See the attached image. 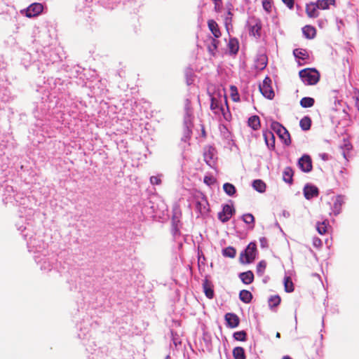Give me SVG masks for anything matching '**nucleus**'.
Instances as JSON below:
<instances>
[{
	"label": "nucleus",
	"mask_w": 359,
	"mask_h": 359,
	"mask_svg": "<svg viewBox=\"0 0 359 359\" xmlns=\"http://www.w3.org/2000/svg\"><path fill=\"white\" fill-rule=\"evenodd\" d=\"M313 245L315 246H318V245H321V241L318 238H316L313 241Z\"/></svg>",
	"instance_id": "obj_55"
},
{
	"label": "nucleus",
	"mask_w": 359,
	"mask_h": 359,
	"mask_svg": "<svg viewBox=\"0 0 359 359\" xmlns=\"http://www.w3.org/2000/svg\"><path fill=\"white\" fill-rule=\"evenodd\" d=\"M316 229H317L318 232L320 234L323 235V234L325 233L326 231H327V224H326V222L324 221V222H323L321 223L318 222L317 224Z\"/></svg>",
	"instance_id": "obj_44"
},
{
	"label": "nucleus",
	"mask_w": 359,
	"mask_h": 359,
	"mask_svg": "<svg viewBox=\"0 0 359 359\" xmlns=\"http://www.w3.org/2000/svg\"><path fill=\"white\" fill-rule=\"evenodd\" d=\"M233 355L234 359H245V354L243 348L238 346L233 348Z\"/></svg>",
	"instance_id": "obj_27"
},
{
	"label": "nucleus",
	"mask_w": 359,
	"mask_h": 359,
	"mask_svg": "<svg viewBox=\"0 0 359 359\" xmlns=\"http://www.w3.org/2000/svg\"><path fill=\"white\" fill-rule=\"evenodd\" d=\"M261 25L259 23H255L250 27V34L255 37L260 36Z\"/></svg>",
	"instance_id": "obj_34"
},
{
	"label": "nucleus",
	"mask_w": 359,
	"mask_h": 359,
	"mask_svg": "<svg viewBox=\"0 0 359 359\" xmlns=\"http://www.w3.org/2000/svg\"><path fill=\"white\" fill-rule=\"evenodd\" d=\"M283 215L285 217H288L290 216V213L287 211L284 210Z\"/></svg>",
	"instance_id": "obj_56"
},
{
	"label": "nucleus",
	"mask_w": 359,
	"mask_h": 359,
	"mask_svg": "<svg viewBox=\"0 0 359 359\" xmlns=\"http://www.w3.org/2000/svg\"><path fill=\"white\" fill-rule=\"evenodd\" d=\"M192 118L193 115L192 114H185L184 118V127H192Z\"/></svg>",
	"instance_id": "obj_43"
},
{
	"label": "nucleus",
	"mask_w": 359,
	"mask_h": 359,
	"mask_svg": "<svg viewBox=\"0 0 359 359\" xmlns=\"http://www.w3.org/2000/svg\"><path fill=\"white\" fill-rule=\"evenodd\" d=\"M353 98L355 100V106L359 110V90H355Z\"/></svg>",
	"instance_id": "obj_52"
},
{
	"label": "nucleus",
	"mask_w": 359,
	"mask_h": 359,
	"mask_svg": "<svg viewBox=\"0 0 359 359\" xmlns=\"http://www.w3.org/2000/svg\"><path fill=\"white\" fill-rule=\"evenodd\" d=\"M43 9V6L40 3L32 4L26 10L25 15L28 18L35 17L39 15Z\"/></svg>",
	"instance_id": "obj_9"
},
{
	"label": "nucleus",
	"mask_w": 359,
	"mask_h": 359,
	"mask_svg": "<svg viewBox=\"0 0 359 359\" xmlns=\"http://www.w3.org/2000/svg\"><path fill=\"white\" fill-rule=\"evenodd\" d=\"M293 54L295 57L302 59L303 60L307 59L309 57V54L305 49L302 48H297L293 51Z\"/></svg>",
	"instance_id": "obj_26"
},
{
	"label": "nucleus",
	"mask_w": 359,
	"mask_h": 359,
	"mask_svg": "<svg viewBox=\"0 0 359 359\" xmlns=\"http://www.w3.org/2000/svg\"><path fill=\"white\" fill-rule=\"evenodd\" d=\"M304 195L307 200H310L318 195V189L310 184H306L304 188Z\"/></svg>",
	"instance_id": "obj_12"
},
{
	"label": "nucleus",
	"mask_w": 359,
	"mask_h": 359,
	"mask_svg": "<svg viewBox=\"0 0 359 359\" xmlns=\"http://www.w3.org/2000/svg\"><path fill=\"white\" fill-rule=\"evenodd\" d=\"M203 182L208 186H211L215 183L216 180L214 177H212L211 175H205L204 177Z\"/></svg>",
	"instance_id": "obj_46"
},
{
	"label": "nucleus",
	"mask_w": 359,
	"mask_h": 359,
	"mask_svg": "<svg viewBox=\"0 0 359 359\" xmlns=\"http://www.w3.org/2000/svg\"><path fill=\"white\" fill-rule=\"evenodd\" d=\"M231 97H232V99L233 101H238L239 100V95L237 93V89L235 86H231Z\"/></svg>",
	"instance_id": "obj_50"
},
{
	"label": "nucleus",
	"mask_w": 359,
	"mask_h": 359,
	"mask_svg": "<svg viewBox=\"0 0 359 359\" xmlns=\"http://www.w3.org/2000/svg\"><path fill=\"white\" fill-rule=\"evenodd\" d=\"M239 298L241 301H242L244 303H250L252 299V293L246 290H243L239 293Z\"/></svg>",
	"instance_id": "obj_21"
},
{
	"label": "nucleus",
	"mask_w": 359,
	"mask_h": 359,
	"mask_svg": "<svg viewBox=\"0 0 359 359\" xmlns=\"http://www.w3.org/2000/svg\"><path fill=\"white\" fill-rule=\"evenodd\" d=\"M225 320L228 327L231 328H235L239 325V318L237 315L232 313H227L225 315Z\"/></svg>",
	"instance_id": "obj_13"
},
{
	"label": "nucleus",
	"mask_w": 359,
	"mask_h": 359,
	"mask_svg": "<svg viewBox=\"0 0 359 359\" xmlns=\"http://www.w3.org/2000/svg\"><path fill=\"white\" fill-rule=\"evenodd\" d=\"M215 2H216L217 0H213Z\"/></svg>",
	"instance_id": "obj_62"
},
{
	"label": "nucleus",
	"mask_w": 359,
	"mask_h": 359,
	"mask_svg": "<svg viewBox=\"0 0 359 359\" xmlns=\"http://www.w3.org/2000/svg\"><path fill=\"white\" fill-rule=\"evenodd\" d=\"M265 143L269 149H273L275 147V136L271 131H264L263 133Z\"/></svg>",
	"instance_id": "obj_15"
},
{
	"label": "nucleus",
	"mask_w": 359,
	"mask_h": 359,
	"mask_svg": "<svg viewBox=\"0 0 359 359\" xmlns=\"http://www.w3.org/2000/svg\"><path fill=\"white\" fill-rule=\"evenodd\" d=\"M219 45V41L214 38L210 39V42L208 44V50L210 54L215 56Z\"/></svg>",
	"instance_id": "obj_18"
},
{
	"label": "nucleus",
	"mask_w": 359,
	"mask_h": 359,
	"mask_svg": "<svg viewBox=\"0 0 359 359\" xmlns=\"http://www.w3.org/2000/svg\"><path fill=\"white\" fill-rule=\"evenodd\" d=\"M314 103V99L310 97H304L300 100V105L304 108L311 107Z\"/></svg>",
	"instance_id": "obj_29"
},
{
	"label": "nucleus",
	"mask_w": 359,
	"mask_h": 359,
	"mask_svg": "<svg viewBox=\"0 0 359 359\" xmlns=\"http://www.w3.org/2000/svg\"><path fill=\"white\" fill-rule=\"evenodd\" d=\"M234 212L235 210L233 206L226 204L223 205L222 211L218 213V219L223 223L226 222L230 219Z\"/></svg>",
	"instance_id": "obj_7"
},
{
	"label": "nucleus",
	"mask_w": 359,
	"mask_h": 359,
	"mask_svg": "<svg viewBox=\"0 0 359 359\" xmlns=\"http://www.w3.org/2000/svg\"><path fill=\"white\" fill-rule=\"evenodd\" d=\"M243 221L246 224H254L255 222V217L254 216L250 213L244 214L243 215Z\"/></svg>",
	"instance_id": "obj_45"
},
{
	"label": "nucleus",
	"mask_w": 359,
	"mask_h": 359,
	"mask_svg": "<svg viewBox=\"0 0 359 359\" xmlns=\"http://www.w3.org/2000/svg\"><path fill=\"white\" fill-rule=\"evenodd\" d=\"M259 241L262 248H265L266 246V239L265 238H261Z\"/></svg>",
	"instance_id": "obj_54"
},
{
	"label": "nucleus",
	"mask_w": 359,
	"mask_h": 359,
	"mask_svg": "<svg viewBox=\"0 0 359 359\" xmlns=\"http://www.w3.org/2000/svg\"><path fill=\"white\" fill-rule=\"evenodd\" d=\"M165 359H170V356L169 355H167Z\"/></svg>",
	"instance_id": "obj_61"
},
{
	"label": "nucleus",
	"mask_w": 359,
	"mask_h": 359,
	"mask_svg": "<svg viewBox=\"0 0 359 359\" xmlns=\"http://www.w3.org/2000/svg\"><path fill=\"white\" fill-rule=\"evenodd\" d=\"M271 79L266 76L262 84L259 85V90L262 94L268 99H272L274 97V91L271 87Z\"/></svg>",
	"instance_id": "obj_6"
},
{
	"label": "nucleus",
	"mask_w": 359,
	"mask_h": 359,
	"mask_svg": "<svg viewBox=\"0 0 359 359\" xmlns=\"http://www.w3.org/2000/svg\"><path fill=\"white\" fill-rule=\"evenodd\" d=\"M271 128L275 133H276V134L281 133V132H283L285 134L286 133V128L285 127H283L280 123H279L277 121H272L271 122Z\"/></svg>",
	"instance_id": "obj_28"
},
{
	"label": "nucleus",
	"mask_w": 359,
	"mask_h": 359,
	"mask_svg": "<svg viewBox=\"0 0 359 359\" xmlns=\"http://www.w3.org/2000/svg\"><path fill=\"white\" fill-rule=\"evenodd\" d=\"M210 109L215 114H219L220 111H223L224 110L220 102L215 97H211Z\"/></svg>",
	"instance_id": "obj_19"
},
{
	"label": "nucleus",
	"mask_w": 359,
	"mask_h": 359,
	"mask_svg": "<svg viewBox=\"0 0 359 359\" xmlns=\"http://www.w3.org/2000/svg\"><path fill=\"white\" fill-rule=\"evenodd\" d=\"M150 182L153 185H158L161 183V175L151 176L150 177Z\"/></svg>",
	"instance_id": "obj_48"
},
{
	"label": "nucleus",
	"mask_w": 359,
	"mask_h": 359,
	"mask_svg": "<svg viewBox=\"0 0 359 359\" xmlns=\"http://www.w3.org/2000/svg\"><path fill=\"white\" fill-rule=\"evenodd\" d=\"M248 126L253 130H257L260 126L259 118L257 116H252L248 118Z\"/></svg>",
	"instance_id": "obj_22"
},
{
	"label": "nucleus",
	"mask_w": 359,
	"mask_h": 359,
	"mask_svg": "<svg viewBox=\"0 0 359 359\" xmlns=\"http://www.w3.org/2000/svg\"><path fill=\"white\" fill-rule=\"evenodd\" d=\"M203 158L205 163L211 168L215 165L217 160V151L212 146H208L204 148Z\"/></svg>",
	"instance_id": "obj_5"
},
{
	"label": "nucleus",
	"mask_w": 359,
	"mask_h": 359,
	"mask_svg": "<svg viewBox=\"0 0 359 359\" xmlns=\"http://www.w3.org/2000/svg\"><path fill=\"white\" fill-rule=\"evenodd\" d=\"M283 359H292V358L290 357H289V356H284L283 358Z\"/></svg>",
	"instance_id": "obj_58"
},
{
	"label": "nucleus",
	"mask_w": 359,
	"mask_h": 359,
	"mask_svg": "<svg viewBox=\"0 0 359 359\" xmlns=\"http://www.w3.org/2000/svg\"><path fill=\"white\" fill-rule=\"evenodd\" d=\"M252 187L259 193H264L266 190V184L261 180H255L252 182Z\"/></svg>",
	"instance_id": "obj_23"
},
{
	"label": "nucleus",
	"mask_w": 359,
	"mask_h": 359,
	"mask_svg": "<svg viewBox=\"0 0 359 359\" xmlns=\"http://www.w3.org/2000/svg\"><path fill=\"white\" fill-rule=\"evenodd\" d=\"M4 188L3 201L5 204L11 203L13 205L22 206L25 210L26 220H30L33 215V210L29 207L30 198L25 196L22 193H15L11 186L1 185Z\"/></svg>",
	"instance_id": "obj_1"
},
{
	"label": "nucleus",
	"mask_w": 359,
	"mask_h": 359,
	"mask_svg": "<svg viewBox=\"0 0 359 359\" xmlns=\"http://www.w3.org/2000/svg\"><path fill=\"white\" fill-rule=\"evenodd\" d=\"M318 9V6L316 2H311L306 6V13L309 18H317L319 15Z\"/></svg>",
	"instance_id": "obj_14"
},
{
	"label": "nucleus",
	"mask_w": 359,
	"mask_h": 359,
	"mask_svg": "<svg viewBox=\"0 0 359 359\" xmlns=\"http://www.w3.org/2000/svg\"><path fill=\"white\" fill-rule=\"evenodd\" d=\"M276 337L277 338H280V334L279 332H277L276 334Z\"/></svg>",
	"instance_id": "obj_57"
},
{
	"label": "nucleus",
	"mask_w": 359,
	"mask_h": 359,
	"mask_svg": "<svg viewBox=\"0 0 359 359\" xmlns=\"http://www.w3.org/2000/svg\"><path fill=\"white\" fill-rule=\"evenodd\" d=\"M257 247L255 243H250L246 249L241 253L240 261L243 264H250L253 262L256 256Z\"/></svg>",
	"instance_id": "obj_4"
},
{
	"label": "nucleus",
	"mask_w": 359,
	"mask_h": 359,
	"mask_svg": "<svg viewBox=\"0 0 359 359\" xmlns=\"http://www.w3.org/2000/svg\"><path fill=\"white\" fill-rule=\"evenodd\" d=\"M293 176V170L291 168L287 167L283 172V179L287 183H292Z\"/></svg>",
	"instance_id": "obj_25"
},
{
	"label": "nucleus",
	"mask_w": 359,
	"mask_h": 359,
	"mask_svg": "<svg viewBox=\"0 0 359 359\" xmlns=\"http://www.w3.org/2000/svg\"><path fill=\"white\" fill-rule=\"evenodd\" d=\"M222 255L226 257L234 258L236 251L234 248L229 246L222 250Z\"/></svg>",
	"instance_id": "obj_33"
},
{
	"label": "nucleus",
	"mask_w": 359,
	"mask_h": 359,
	"mask_svg": "<svg viewBox=\"0 0 359 359\" xmlns=\"http://www.w3.org/2000/svg\"><path fill=\"white\" fill-rule=\"evenodd\" d=\"M266 267V263L265 261H260L257 266V273L259 276H262L264 273L265 269Z\"/></svg>",
	"instance_id": "obj_39"
},
{
	"label": "nucleus",
	"mask_w": 359,
	"mask_h": 359,
	"mask_svg": "<svg viewBox=\"0 0 359 359\" xmlns=\"http://www.w3.org/2000/svg\"><path fill=\"white\" fill-rule=\"evenodd\" d=\"M302 32L307 39H313L316 36V29L310 25H306L302 28Z\"/></svg>",
	"instance_id": "obj_20"
},
{
	"label": "nucleus",
	"mask_w": 359,
	"mask_h": 359,
	"mask_svg": "<svg viewBox=\"0 0 359 359\" xmlns=\"http://www.w3.org/2000/svg\"><path fill=\"white\" fill-rule=\"evenodd\" d=\"M239 277L241 281L246 285L250 284L254 280V274L251 271L241 273Z\"/></svg>",
	"instance_id": "obj_17"
},
{
	"label": "nucleus",
	"mask_w": 359,
	"mask_h": 359,
	"mask_svg": "<svg viewBox=\"0 0 359 359\" xmlns=\"http://www.w3.org/2000/svg\"><path fill=\"white\" fill-rule=\"evenodd\" d=\"M333 201V205L331 206V210L332 213L337 216L338 215L341 210V207L344 203V197L341 195H338L332 198Z\"/></svg>",
	"instance_id": "obj_10"
},
{
	"label": "nucleus",
	"mask_w": 359,
	"mask_h": 359,
	"mask_svg": "<svg viewBox=\"0 0 359 359\" xmlns=\"http://www.w3.org/2000/svg\"><path fill=\"white\" fill-rule=\"evenodd\" d=\"M284 287H285V290L287 292H292L294 291L293 283H292L291 278L288 276H286L284 278Z\"/></svg>",
	"instance_id": "obj_36"
},
{
	"label": "nucleus",
	"mask_w": 359,
	"mask_h": 359,
	"mask_svg": "<svg viewBox=\"0 0 359 359\" xmlns=\"http://www.w3.org/2000/svg\"><path fill=\"white\" fill-rule=\"evenodd\" d=\"M228 46L231 53L236 54L238 51V42L236 39H231L229 41Z\"/></svg>",
	"instance_id": "obj_31"
},
{
	"label": "nucleus",
	"mask_w": 359,
	"mask_h": 359,
	"mask_svg": "<svg viewBox=\"0 0 359 359\" xmlns=\"http://www.w3.org/2000/svg\"><path fill=\"white\" fill-rule=\"evenodd\" d=\"M299 76L306 85H315L319 81L320 75L315 69H304L299 72Z\"/></svg>",
	"instance_id": "obj_3"
},
{
	"label": "nucleus",
	"mask_w": 359,
	"mask_h": 359,
	"mask_svg": "<svg viewBox=\"0 0 359 359\" xmlns=\"http://www.w3.org/2000/svg\"><path fill=\"white\" fill-rule=\"evenodd\" d=\"M247 333L242 330L236 332L233 334V338L237 341H244L246 340Z\"/></svg>",
	"instance_id": "obj_40"
},
{
	"label": "nucleus",
	"mask_w": 359,
	"mask_h": 359,
	"mask_svg": "<svg viewBox=\"0 0 359 359\" xmlns=\"http://www.w3.org/2000/svg\"><path fill=\"white\" fill-rule=\"evenodd\" d=\"M299 168L304 172H309L312 170V161L311 157L307 155H303L298 161Z\"/></svg>",
	"instance_id": "obj_8"
},
{
	"label": "nucleus",
	"mask_w": 359,
	"mask_h": 359,
	"mask_svg": "<svg viewBox=\"0 0 359 359\" xmlns=\"http://www.w3.org/2000/svg\"><path fill=\"white\" fill-rule=\"evenodd\" d=\"M318 8L321 10H326L329 8L330 5L335 4V0H317L316 1Z\"/></svg>",
	"instance_id": "obj_24"
},
{
	"label": "nucleus",
	"mask_w": 359,
	"mask_h": 359,
	"mask_svg": "<svg viewBox=\"0 0 359 359\" xmlns=\"http://www.w3.org/2000/svg\"><path fill=\"white\" fill-rule=\"evenodd\" d=\"M277 135L283 141L285 145L288 146L291 144L290 135L287 130L285 134L281 132V133H278Z\"/></svg>",
	"instance_id": "obj_38"
},
{
	"label": "nucleus",
	"mask_w": 359,
	"mask_h": 359,
	"mask_svg": "<svg viewBox=\"0 0 359 359\" xmlns=\"http://www.w3.org/2000/svg\"><path fill=\"white\" fill-rule=\"evenodd\" d=\"M20 221L16 222V226L18 229L21 231L22 236L25 240H27V248L29 249V251H36L39 252L41 247H39V248L35 245V238H33V235L29 233L30 229H29V224L27 222L26 223V225H24L23 224V212L22 210H20Z\"/></svg>",
	"instance_id": "obj_2"
},
{
	"label": "nucleus",
	"mask_w": 359,
	"mask_h": 359,
	"mask_svg": "<svg viewBox=\"0 0 359 359\" xmlns=\"http://www.w3.org/2000/svg\"><path fill=\"white\" fill-rule=\"evenodd\" d=\"M203 289L205 296L209 299H212L214 296V291L211 287L208 285L207 281L203 284Z\"/></svg>",
	"instance_id": "obj_41"
},
{
	"label": "nucleus",
	"mask_w": 359,
	"mask_h": 359,
	"mask_svg": "<svg viewBox=\"0 0 359 359\" xmlns=\"http://www.w3.org/2000/svg\"><path fill=\"white\" fill-rule=\"evenodd\" d=\"M192 81H190V79H187V83L188 85H190Z\"/></svg>",
	"instance_id": "obj_59"
},
{
	"label": "nucleus",
	"mask_w": 359,
	"mask_h": 359,
	"mask_svg": "<svg viewBox=\"0 0 359 359\" xmlns=\"http://www.w3.org/2000/svg\"><path fill=\"white\" fill-rule=\"evenodd\" d=\"M223 189L224 192L229 196H233L236 191V187L234 185L230 183H225L223 185Z\"/></svg>",
	"instance_id": "obj_30"
},
{
	"label": "nucleus",
	"mask_w": 359,
	"mask_h": 359,
	"mask_svg": "<svg viewBox=\"0 0 359 359\" xmlns=\"http://www.w3.org/2000/svg\"><path fill=\"white\" fill-rule=\"evenodd\" d=\"M208 26L212 34L215 38H219L221 36L217 23L214 20H209L208 22Z\"/></svg>",
	"instance_id": "obj_16"
},
{
	"label": "nucleus",
	"mask_w": 359,
	"mask_h": 359,
	"mask_svg": "<svg viewBox=\"0 0 359 359\" xmlns=\"http://www.w3.org/2000/svg\"><path fill=\"white\" fill-rule=\"evenodd\" d=\"M35 261L37 264H40L42 260H43V263L41 265V269L42 270H50V263L46 262V259H38V257H34Z\"/></svg>",
	"instance_id": "obj_42"
},
{
	"label": "nucleus",
	"mask_w": 359,
	"mask_h": 359,
	"mask_svg": "<svg viewBox=\"0 0 359 359\" xmlns=\"http://www.w3.org/2000/svg\"><path fill=\"white\" fill-rule=\"evenodd\" d=\"M191 128L192 127H184V136L182 137V140L184 141H187V140H188L190 136H191Z\"/></svg>",
	"instance_id": "obj_47"
},
{
	"label": "nucleus",
	"mask_w": 359,
	"mask_h": 359,
	"mask_svg": "<svg viewBox=\"0 0 359 359\" xmlns=\"http://www.w3.org/2000/svg\"><path fill=\"white\" fill-rule=\"evenodd\" d=\"M299 125L303 130H308L311 128V120L309 116H304L300 120Z\"/></svg>",
	"instance_id": "obj_32"
},
{
	"label": "nucleus",
	"mask_w": 359,
	"mask_h": 359,
	"mask_svg": "<svg viewBox=\"0 0 359 359\" xmlns=\"http://www.w3.org/2000/svg\"><path fill=\"white\" fill-rule=\"evenodd\" d=\"M185 114H192V109L191 107V102L189 99H186L184 104Z\"/></svg>",
	"instance_id": "obj_49"
},
{
	"label": "nucleus",
	"mask_w": 359,
	"mask_h": 359,
	"mask_svg": "<svg viewBox=\"0 0 359 359\" xmlns=\"http://www.w3.org/2000/svg\"><path fill=\"white\" fill-rule=\"evenodd\" d=\"M201 203H200V202H197V207H198H198H200V206H201Z\"/></svg>",
	"instance_id": "obj_60"
},
{
	"label": "nucleus",
	"mask_w": 359,
	"mask_h": 359,
	"mask_svg": "<svg viewBox=\"0 0 359 359\" xmlns=\"http://www.w3.org/2000/svg\"><path fill=\"white\" fill-rule=\"evenodd\" d=\"M269 306L271 309L278 306L280 303V297L278 295L271 296L269 299Z\"/></svg>",
	"instance_id": "obj_35"
},
{
	"label": "nucleus",
	"mask_w": 359,
	"mask_h": 359,
	"mask_svg": "<svg viewBox=\"0 0 359 359\" xmlns=\"http://www.w3.org/2000/svg\"><path fill=\"white\" fill-rule=\"evenodd\" d=\"M10 99L9 95L6 89L0 90V109L3 107L2 103H6Z\"/></svg>",
	"instance_id": "obj_37"
},
{
	"label": "nucleus",
	"mask_w": 359,
	"mask_h": 359,
	"mask_svg": "<svg viewBox=\"0 0 359 359\" xmlns=\"http://www.w3.org/2000/svg\"><path fill=\"white\" fill-rule=\"evenodd\" d=\"M5 145L0 144V175L3 174V172L6 171L8 165V158L5 156Z\"/></svg>",
	"instance_id": "obj_11"
},
{
	"label": "nucleus",
	"mask_w": 359,
	"mask_h": 359,
	"mask_svg": "<svg viewBox=\"0 0 359 359\" xmlns=\"http://www.w3.org/2000/svg\"><path fill=\"white\" fill-rule=\"evenodd\" d=\"M282 1L290 9L293 8L294 0H282Z\"/></svg>",
	"instance_id": "obj_53"
},
{
	"label": "nucleus",
	"mask_w": 359,
	"mask_h": 359,
	"mask_svg": "<svg viewBox=\"0 0 359 359\" xmlns=\"http://www.w3.org/2000/svg\"><path fill=\"white\" fill-rule=\"evenodd\" d=\"M262 6L265 11L269 12L271 8V1L270 0H264Z\"/></svg>",
	"instance_id": "obj_51"
}]
</instances>
